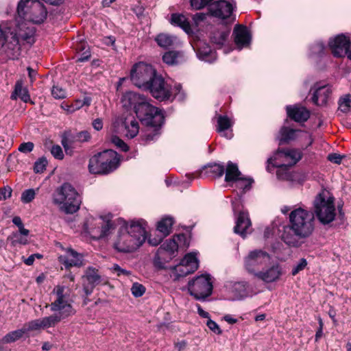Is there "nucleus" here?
Returning <instances> with one entry per match:
<instances>
[{"label":"nucleus","mask_w":351,"mask_h":351,"mask_svg":"<svg viewBox=\"0 0 351 351\" xmlns=\"http://www.w3.org/2000/svg\"><path fill=\"white\" fill-rule=\"evenodd\" d=\"M180 53L177 51H170L166 52L163 56L162 60L164 62L169 65L176 64L179 62Z\"/></svg>","instance_id":"nucleus-38"},{"label":"nucleus","mask_w":351,"mask_h":351,"mask_svg":"<svg viewBox=\"0 0 351 351\" xmlns=\"http://www.w3.org/2000/svg\"><path fill=\"white\" fill-rule=\"evenodd\" d=\"M66 318L63 317L62 314L58 312V313L51 315L48 317L42 318L45 328L53 327L58 324L62 319Z\"/></svg>","instance_id":"nucleus-36"},{"label":"nucleus","mask_w":351,"mask_h":351,"mask_svg":"<svg viewBox=\"0 0 351 351\" xmlns=\"http://www.w3.org/2000/svg\"><path fill=\"white\" fill-rule=\"evenodd\" d=\"M156 75V70L152 65L138 62L131 70L130 77L136 86L145 90Z\"/></svg>","instance_id":"nucleus-11"},{"label":"nucleus","mask_w":351,"mask_h":351,"mask_svg":"<svg viewBox=\"0 0 351 351\" xmlns=\"http://www.w3.org/2000/svg\"><path fill=\"white\" fill-rule=\"evenodd\" d=\"M184 239V234H181L175 236L171 239L165 241L157 250L156 256L154 258L155 265L159 267H162L160 261L171 259L172 256H174V254L177 251L178 247L177 241H180L181 240Z\"/></svg>","instance_id":"nucleus-16"},{"label":"nucleus","mask_w":351,"mask_h":351,"mask_svg":"<svg viewBox=\"0 0 351 351\" xmlns=\"http://www.w3.org/2000/svg\"><path fill=\"white\" fill-rule=\"evenodd\" d=\"M313 89V102L317 106L326 105L332 92L331 86L328 84L319 86L318 84H316Z\"/></svg>","instance_id":"nucleus-23"},{"label":"nucleus","mask_w":351,"mask_h":351,"mask_svg":"<svg viewBox=\"0 0 351 351\" xmlns=\"http://www.w3.org/2000/svg\"><path fill=\"white\" fill-rule=\"evenodd\" d=\"M198 261L193 254H186L180 264L173 268V274L178 279L193 273L198 268Z\"/></svg>","instance_id":"nucleus-18"},{"label":"nucleus","mask_w":351,"mask_h":351,"mask_svg":"<svg viewBox=\"0 0 351 351\" xmlns=\"http://www.w3.org/2000/svg\"><path fill=\"white\" fill-rule=\"evenodd\" d=\"M289 226L285 228L282 239L287 245L297 247V239H305L314 231V215L302 207L293 210L289 214Z\"/></svg>","instance_id":"nucleus-1"},{"label":"nucleus","mask_w":351,"mask_h":351,"mask_svg":"<svg viewBox=\"0 0 351 351\" xmlns=\"http://www.w3.org/2000/svg\"><path fill=\"white\" fill-rule=\"evenodd\" d=\"M233 34L234 36V43L239 49L250 44V36L245 26L240 25H236L234 29Z\"/></svg>","instance_id":"nucleus-25"},{"label":"nucleus","mask_w":351,"mask_h":351,"mask_svg":"<svg viewBox=\"0 0 351 351\" xmlns=\"http://www.w3.org/2000/svg\"><path fill=\"white\" fill-rule=\"evenodd\" d=\"M206 326L209 328L210 330H212L217 335H221L222 333V330L219 328V325L215 321L210 319H208L207 320Z\"/></svg>","instance_id":"nucleus-52"},{"label":"nucleus","mask_w":351,"mask_h":351,"mask_svg":"<svg viewBox=\"0 0 351 351\" xmlns=\"http://www.w3.org/2000/svg\"><path fill=\"white\" fill-rule=\"evenodd\" d=\"M112 269L114 272H116L118 276L121 275H128L130 274L129 271L121 269L118 265L115 264L112 266Z\"/></svg>","instance_id":"nucleus-58"},{"label":"nucleus","mask_w":351,"mask_h":351,"mask_svg":"<svg viewBox=\"0 0 351 351\" xmlns=\"http://www.w3.org/2000/svg\"><path fill=\"white\" fill-rule=\"evenodd\" d=\"M53 202L64 213L73 214L79 210L81 198L71 184L64 183L53 193Z\"/></svg>","instance_id":"nucleus-4"},{"label":"nucleus","mask_w":351,"mask_h":351,"mask_svg":"<svg viewBox=\"0 0 351 351\" xmlns=\"http://www.w3.org/2000/svg\"><path fill=\"white\" fill-rule=\"evenodd\" d=\"M206 14L204 13H196L193 16V20L196 25H198L199 23L203 21L206 19Z\"/></svg>","instance_id":"nucleus-59"},{"label":"nucleus","mask_w":351,"mask_h":351,"mask_svg":"<svg viewBox=\"0 0 351 351\" xmlns=\"http://www.w3.org/2000/svg\"><path fill=\"white\" fill-rule=\"evenodd\" d=\"M55 295L54 300L50 304L51 311L58 312L63 317H70L75 313L70 298V290L64 285H57L51 292Z\"/></svg>","instance_id":"nucleus-8"},{"label":"nucleus","mask_w":351,"mask_h":351,"mask_svg":"<svg viewBox=\"0 0 351 351\" xmlns=\"http://www.w3.org/2000/svg\"><path fill=\"white\" fill-rule=\"evenodd\" d=\"M59 261L64 265L66 268L71 267H81L83 264L82 255L71 248L66 250V255L58 257Z\"/></svg>","instance_id":"nucleus-24"},{"label":"nucleus","mask_w":351,"mask_h":351,"mask_svg":"<svg viewBox=\"0 0 351 351\" xmlns=\"http://www.w3.org/2000/svg\"><path fill=\"white\" fill-rule=\"evenodd\" d=\"M307 265V261L302 258L300 259L299 262L293 267L291 274L293 276H295L298 274L300 271L304 269V268Z\"/></svg>","instance_id":"nucleus-49"},{"label":"nucleus","mask_w":351,"mask_h":351,"mask_svg":"<svg viewBox=\"0 0 351 351\" xmlns=\"http://www.w3.org/2000/svg\"><path fill=\"white\" fill-rule=\"evenodd\" d=\"M25 333L33 331V330H38L40 329H45L43 322L42 319H37L29 322L24 324L23 326Z\"/></svg>","instance_id":"nucleus-37"},{"label":"nucleus","mask_w":351,"mask_h":351,"mask_svg":"<svg viewBox=\"0 0 351 351\" xmlns=\"http://www.w3.org/2000/svg\"><path fill=\"white\" fill-rule=\"evenodd\" d=\"M24 334H25V332L23 327L21 329L11 331L1 339V343L5 344L15 342L20 339Z\"/></svg>","instance_id":"nucleus-35"},{"label":"nucleus","mask_w":351,"mask_h":351,"mask_svg":"<svg viewBox=\"0 0 351 351\" xmlns=\"http://www.w3.org/2000/svg\"><path fill=\"white\" fill-rule=\"evenodd\" d=\"M119 162L117 153L112 149H108L90 158L88 170L90 173L94 174L108 173L118 167Z\"/></svg>","instance_id":"nucleus-6"},{"label":"nucleus","mask_w":351,"mask_h":351,"mask_svg":"<svg viewBox=\"0 0 351 351\" xmlns=\"http://www.w3.org/2000/svg\"><path fill=\"white\" fill-rule=\"evenodd\" d=\"M328 45L336 57H343L345 55L351 60V47L349 37L339 34L330 40Z\"/></svg>","instance_id":"nucleus-17"},{"label":"nucleus","mask_w":351,"mask_h":351,"mask_svg":"<svg viewBox=\"0 0 351 351\" xmlns=\"http://www.w3.org/2000/svg\"><path fill=\"white\" fill-rule=\"evenodd\" d=\"M351 102V96L346 95L339 100V109L343 112H347L350 110Z\"/></svg>","instance_id":"nucleus-43"},{"label":"nucleus","mask_w":351,"mask_h":351,"mask_svg":"<svg viewBox=\"0 0 351 351\" xmlns=\"http://www.w3.org/2000/svg\"><path fill=\"white\" fill-rule=\"evenodd\" d=\"M111 142L121 151L127 152L129 149L127 144L117 136H112L111 137Z\"/></svg>","instance_id":"nucleus-46"},{"label":"nucleus","mask_w":351,"mask_h":351,"mask_svg":"<svg viewBox=\"0 0 351 351\" xmlns=\"http://www.w3.org/2000/svg\"><path fill=\"white\" fill-rule=\"evenodd\" d=\"M123 125L125 130V136L128 138H134L139 132V124L132 115H129L124 119Z\"/></svg>","instance_id":"nucleus-27"},{"label":"nucleus","mask_w":351,"mask_h":351,"mask_svg":"<svg viewBox=\"0 0 351 351\" xmlns=\"http://www.w3.org/2000/svg\"><path fill=\"white\" fill-rule=\"evenodd\" d=\"M270 259V255L262 250H252L243 258L244 268L248 273L256 276V273L259 272Z\"/></svg>","instance_id":"nucleus-13"},{"label":"nucleus","mask_w":351,"mask_h":351,"mask_svg":"<svg viewBox=\"0 0 351 351\" xmlns=\"http://www.w3.org/2000/svg\"><path fill=\"white\" fill-rule=\"evenodd\" d=\"M213 282L208 274H202L189 280L187 289L189 294L197 300H204L213 292Z\"/></svg>","instance_id":"nucleus-10"},{"label":"nucleus","mask_w":351,"mask_h":351,"mask_svg":"<svg viewBox=\"0 0 351 351\" xmlns=\"http://www.w3.org/2000/svg\"><path fill=\"white\" fill-rule=\"evenodd\" d=\"M190 5L193 10H201L208 5L213 0H189Z\"/></svg>","instance_id":"nucleus-45"},{"label":"nucleus","mask_w":351,"mask_h":351,"mask_svg":"<svg viewBox=\"0 0 351 351\" xmlns=\"http://www.w3.org/2000/svg\"><path fill=\"white\" fill-rule=\"evenodd\" d=\"M35 195L36 193L34 189H27L22 193L21 199L23 203L27 204L34 199Z\"/></svg>","instance_id":"nucleus-44"},{"label":"nucleus","mask_w":351,"mask_h":351,"mask_svg":"<svg viewBox=\"0 0 351 351\" xmlns=\"http://www.w3.org/2000/svg\"><path fill=\"white\" fill-rule=\"evenodd\" d=\"M232 206L234 214L238 213L234 232L245 237L246 234L250 232L249 229L252 225L248 213L243 210V205L240 199L233 200L232 202Z\"/></svg>","instance_id":"nucleus-15"},{"label":"nucleus","mask_w":351,"mask_h":351,"mask_svg":"<svg viewBox=\"0 0 351 351\" xmlns=\"http://www.w3.org/2000/svg\"><path fill=\"white\" fill-rule=\"evenodd\" d=\"M147 90L155 99L160 101L173 100L174 98L182 101L185 98V93L181 84H176L172 88L161 75H156Z\"/></svg>","instance_id":"nucleus-5"},{"label":"nucleus","mask_w":351,"mask_h":351,"mask_svg":"<svg viewBox=\"0 0 351 351\" xmlns=\"http://www.w3.org/2000/svg\"><path fill=\"white\" fill-rule=\"evenodd\" d=\"M92 125L94 129L99 131L103 128V121L101 119H96L93 121Z\"/></svg>","instance_id":"nucleus-61"},{"label":"nucleus","mask_w":351,"mask_h":351,"mask_svg":"<svg viewBox=\"0 0 351 351\" xmlns=\"http://www.w3.org/2000/svg\"><path fill=\"white\" fill-rule=\"evenodd\" d=\"M17 12L21 17L36 24L44 22L47 16L45 5L38 0H21Z\"/></svg>","instance_id":"nucleus-7"},{"label":"nucleus","mask_w":351,"mask_h":351,"mask_svg":"<svg viewBox=\"0 0 351 351\" xmlns=\"http://www.w3.org/2000/svg\"><path fill=\"white\" fill-rule=\"evenodd\" d=\"M12 239H13V241H12L13 244L20 243V244L25 245L27 243V238L22 237L21 235H20L18 233L12 234Z\"/></svg>","instance_id":"nucleus-55"},{"label":"nucleus","mask_w":351,"mask_h":351,"mask_svg":"<svg viewBox=\"0 0 351 351\" xmlns=\"http://www.w3.org/2000/svg\"><path fill=\"white\" fill-rule=\"evenodd\" d=\"M71 143L72 141H70L69 138L66 136H64L61 141L62 145L66 151L70 148Z\"/></svg>","instance_id":"nucleus-62"},{"label":"nucleus","mask_w":351,"mask_h":351,"mask_svg":"<svg viewBox=\"0 0 351 351\" xmlns=\"http://www.w3.org/2000/svg\"><path fill=\"white\" fill-rule=\"evenodd\" d=\"M328 159L336 164H340L341 161V156L337 154H331L328 156Z\"/></svg>","instance_id":"nucleus-60"},{"label":"nucleus","mask_w":351,"mask_h":351,"mask_svg":"<svg viewBox=\"0 0 351 351\" xmlns=\"http://www.w3.org/2000/svg\"><path fill=\"white\" fill-rule=\"evenodd\" d=\"M208 10L211 15L221 19H226L232 14L233 5L226 1H217L209 5Z\"/></svg>","instance_id":"nucleus-21"},{"label":"nucleus","mask_w":351,"mask_h":351,"mask_svg":"<svg viewBox=\"0 0 351 351\" xmlns=\"http://www.w3.org/2000/svg\"><path fill=\"white\" fill-rule=\"evenodd\" d=\"M197 57L206 62H211L216 58L215 52L206 43H199L197 50Z\"/></svg>","instance_id":"nucleus-29"},{"label":"nucleus","mask_w":351,"mask_h":351,"mask_svg":"<svg viewBox=\"0 0 351 351\" xmlns=\"http://www.w3.org/2000/svg\"><path fill=\"white\" fill-rule=\"evenodd\" d=\"M288 116L296 122H304L310 117L309 111L303 106H287Z\"/></svg>","instance_id":"nucleus-26"},{"label":"nucleus","mask_w":351,"mask_h":351,"mask_svg":"<svg viewBox=\"0 0 351 351\" xmlns=\"http://www.w3.org/2000/svg\"><path fill=\"white\" fill-rule=\"evenodd\" d=\"M131 291L134 296L138 298L144 294L145 288L143 285L135 282L132 286Z\"/></svg>","instance_id":"nucleus-47"},{"label":"nucleus","mask_w":351,"mask_h":351,"mask_svg":"<svg viewBox=\"0 0 351 351\" xmlns=\"http://www.w3.org/2000/svg\"><path fill=\"white\" fill-rule=\"evenodd\" d=\"M298 136H300L308 141L306 147L311 145L313 143L312 136L308 133L302 132L301 130L291 129L285 126L282 127L279 132L278 139L280 143L282 144L289 143V141L295 139Z\"/></svg>","instance_id":"nucleus-20"},{"label":"nucleus","mask_w":351,"mask_h":351,"mask_svg":"<svg viewBox=\"0 0 351 351\" xmlns=\"http://www.w3.org/2000/svg\"><path fill=\"white\" fill-rule=\"evenodd\" d=\"M230 32V29L226 27L214 29L210 33V40L213 44L221 47L226 42Z\"/></svg>","instance_id":"nucleus-28"},{"label":"nucleus","mask_w":351,"mask_h":351,"mask_svg":"<svg viewBox=\"0 0 351 351\" xmlns=\"http://www.w3.org/2000/svg\"><path fill=\"white\" fill-rule=\"evenodd\" d=\"M90 57V49L87 48L85 51H82L79 53V57L77 58V62H85L87 61Z\"/></svg>","instance_id":"nucleus-56"},{"label":"nucleus","mask_w":351,"mask_h":351,"mask_svg":"<svg viewBox=\"0 0 351 351\" xmlns=\"http://www.w3.org/2000/svg\"><path fill=\"white\" fill-rule=\"evenodd\" d=\"M302 158L301 152L296 149L278 150L274 158H270L269 165L278 168H287L297 163Z\"/></svg>","instance_id":"nucleus-14"},{"label":"nucleus","mask_w":351,"mask_h":351,"mask_svg":"<svg viewBox=\"0 0 351 351\" xmlns=\"http://www.w3.org/2000/svg\"><path fill=\"white\" fill-rule=\"evenodd\" d=\"M12 189L7 186L0 189V201L10 198L12 195Z\"/></svg>","instance_id":"nucleus-54"},{"label":"nucleus","mask_w":351,"mask_h":351,"mask_svg":"<svg viewBox=\"0 0 351 351\" xmlns=\"http://www.w3.org/2000/svg\"><path fill=\"white\" fill-rule=\"evenodd\" d=\"M175 347L178 351H182L186 347V342L182 341L175 343Z\"/></svg>","instance_id":"nucleus-64"},{"label":"nucleus","mask_w":351,"mask_h":351,"mask_svg":"<svg viewBox=\"0 0 351 351\" xmlns=\"http://www.w3.org/2000/svg\"><path fill=\"white\" fill-rule=\"evenodd\" d=\"M314 212L323 225L330 224L336 216L334 197H327L325 193H319L314 201Z\"/></svg>","instance_id":"nucleus-9"},{"label":"nucleus","mask_w":351,"mask_h":351,"mask_svg":"<svg viewBox=\"0 0 351 351\" xmlns=\"http://www.w3.org/2000/svg\"><path fill=\"white\" fill-rule=\"evenodd\" d=\"M82 107L83 104H82L81 99H77L72 104L73 108L71 110L75 112Z\"/></svg>","instance_id":"nucleus-63"},{"label":"nucleus","mask_w":351,"mask_h":351,"mask_svg":"<svg viewBox=\"0 0 351 351\" xmlns=\"http://www.w3.org/2000/svg\"><path fill=\"white\" fill-rule=\"evenodd\" d=\"M74 138L76 141L86 142L90 138V135L88 131H82L78 132Z\"/></svg>","instance_id":"nucleus-53"},{"label":"nucleus","mask_w":351,"mask_h":351,"mask_svg":"<svg viewBox=\"0 0 351 351\" xmlns=\"http://www.w3.org/2000/svg\"><path fill=\"white\" fill-rule=\"evenodd\" d=\"M113 228L109 216L87 218L84 224L86 231L95 239H101L109 234Z\"/></svg>","instance_id":"nucleus-12"},{"label":"nucleus","mask_w":351,"mask_h":351,"mask_svg":"<svg viewBox=\"0 0 351 351\" xmlns=\"http://www.w3.org/2000/svg\"><path fill=\"white\" fill-rule=\"evenodd\" d=\"M241 176L242 174L239 170L237 165L229 161L226 169L225 181L226 182H234Z\"/></svg>","instance_id":"nucleus-30"},{"label":"nucleus","mask_w":351,"mask_h":351,"mask_svg":"<svg viewBox=\"0 0 351 351\" xmlns=\"http://www.w3.org/2000/svg\"><path fill=\"white\" fill-rule=\"evenodd\" d=\"M282 274V267L279 264L275 263L271 267L265 269L263 268L259 272L256 273V277L265 282L269 283L279 280Z\"/></svg>","instance_id":"nucleus-22"},{"label":"nucleus","mask_w":351,"mask_h":351,"mask_svg":"<svg viewBox=\"0 0 351 351\" xmlns=\"http://www.w3.org/2000/svg\"><path fill=\"white\" fill-rule=\"evenodd\" d=\"M231 126L232 122L227 116L219 115L218 117L217 128L218 132H222L229 129Z\"/></svg>","instance_id":"nucleus-40"},{"label":"nucleus","mask_w":351,"mask_h":351,"mask_svg":"<svg viewBox=\"0 0 351 351\" xmlns=\"http://www.w3.org/2000/svg\"><path fill=\"white\" fill-rule=\"evenodd\" d=\"M51 154L53 156L58 160H62L64 158L62 149L60 145H53L51 149Z\"/></svg>","instance_id":"nucleus-51"},{"label":"nucleus","mask_w":351,"mask_h":351,"mask_svg":"<svg viewBox=\"0 0 351 351\" xmlns=\"http://www.w3.org/2000/svg\"><path fill=\"white\" fill-rule=\"evenodd\" d=\"M171 23L173 25L180 27L184 32L189 33L191 32V25L186 17L180 14H173L171 17Z\"/></svg>","instance_id":"nucleus-32"},{"label":"nucleus","mask_w":351,"mask_h":351,"mask_svg":"<svg viewBox=\"0 0 351 351\" xmlns=\"http://www.w3.org/2000/svg\"><path fill=\"white\" fill-rule=\"evenodd\" d=\"M252 182V179L246 178L242 176L238 180L234 182L237 187L242 189V193H245V191L250 190Z\"/></svg>","instance_id":"nucleus-39"},{"label":"nucleus","mask_w":351,"mask_h":351,"mask_svg":"<svg viewBox=\"0 0 351 351\" xmlns=\"http://www.w3.org/2000/svg\"><path fill=\"white\" fill-rule=\"evenodd\" d=\"M47 160L45 158L42 157L40 158L38 160H36L34 163V171L36 173H43L47 165Z\"/></svg>","instance_id":"nucleus-42"},{"label":"nucleus","mask_w":351,"mask_h":351,"mask_svg":"<svg viewBox=\"0 0 351 351\" xmlns=\"http://www.w3.org/2000/svg\"><path fill=\"white\" fill-rule=\"evenodd\" d=\"M51 94L55 99H64L66 97V91L58 86H53L51 90Z\"/></svg>","instance_id":"nucleus-48"},{"label":"nucleus","mask_w":351,"mask_h":351,"mask_svg":"<svg viewBox=\"0 0 351 351\" xmlns=\"http://www.w3.org/2000/svg\"><path fill=\"white\" fill-rule=\"evenodd\" d=\"M205 167L209 169L210 172L216 178L221 177L224 173V166L221 164H210Z\"/></svg>","instance_id":"nucleus-41"},{"label":"nucleus","mask_w":351,"mask_h":351,"mask_svg":"<svg viewBox=\"0 0 351 351\" xmlns=\"http://www.w3.org/2000/svg\"><path fill=\"white\" fill-rule=\"evenodd\" d=\"M147 232L141 221H132L119 229L114 247L120 252H130L136 250L146 240Z\"/></svg>","instance_id":"nucleus-3"},{"label":"nucleus","mask_w":351,"mask_h":351,"mask_svg":"<svg viewBox=\"0 0 351 351\" xmlns=\"http://www.w3.org/2000/svg\"><path fill=\"white\" fill-rule=\"evenodd\" d=\"M325 49L324 45L321 43H317L312 47V51L315 54H317L318 56H321Z\"/></svg>","instance_id":"nucleus-57"},{"label":"nucleus","mask_w":351,"mask_h":351,"mask_svg":"<svg viewBox=\"0 0 351 351\" xmlns=\"http://www.w3.org/2000/svg\"><path fill=\"white\" fill-rule=\"evenodd\" d=\"M83 290L86 296L93 293L94 288L101 283V276L97 269L93 267H88L82 276Z\"/></svg>","instance_id":"nucleus-19"},{"label":"nucleus","mask_w":351,"mask_h":351,"mask_svg":"<svg viewBox=\"0 0 351 351\" xmlns=\"http://www.w3.org/2000/svg\"><path fill=\"white\" fill-rule=\"evenodd\" d=\"M173 223V221L171 217L163 218L158 223L157 230L162 234V237L170 234Z\"/></svg>","instance_id":"nucleus-34"},{"label":"nucleus","mask_w":351,"mask_h":351,"mask_svg":"<svg viewBox=\"0 0 351 351\" xmlns=\"http://www.w3.org/2000/svg\"><path fill=\"white\" fill-rule=\"evenodd\" d=\"M10 97L12 100H15L19 97L24 102H27L30 99L28 90L27 88H23V83L21 81L16 82L14 86V90Z\"/></svg>","instance_id":"nucleus-31"},{"label":"nucleus","mask_w":351,"mask_h":351,"mask_svg":"<svg viewBox=\"0 0 351 351\" xmlns=\"http://www.w3.org/2000/svg\"><path fill=\"white\" fill-rule=\"evenodd\" d=\"M121 103L124 108L133 109L136 116L147 125L157 128L164 122L162 112L151 105L143 95L128 91L122 95Z\"/></svg>","instance_id":"nucleus-2"},{"label":"nucleus","mask_w":351,"mask_h":351,"mask_svg":"<svg viewBox=\"0 0 351 351\" xmlns=\"http://www.w3.org/2000/svg\"><path fill=\"white\" fill-rule=\"evenodd\" d=\"M34 145L32 142H26L21 143L19 145L18 150L22 153L27 154L31 152L34 149Z\"/></svg>","instance_id":"nucleus-50"},{"label":"nucleus","mask_w":351,"mask_h":351,"mask_svg":"<svg viewBox=\"0 0 351 351\" xmlns=\"http://www.w3.org/2000/svg\"><path fill=\"white\" fill-rule=\"evenodd\" d=\"M176 37L165 33L158 34L155 38L158 45L164 48L173 46L176 43Z\"/></svg>","instance_id":"nucleus-33"}]
</instances>
